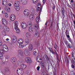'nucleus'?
Returning <instances> with one entry per match:
<instances>
[{
    "instance_id": "603ef678",
    "label": "nucleus",
    "mask_w": 75,
    "mask_h": 75,
    "mask_svg": "<svg viewBox=\"0 0 75 75\" xmlns=\"http://www.w3.org/2000/svg\"><path fill=\"white\" fill-rule=\"evenodd\" d=\"M33 3L34 4H35L36 3H37V2H38V1H33Z\"/></svg>"
},
{
    "instance_id": "c03bdc74",
    "label": "nucleus",
    "mask_w": 75,
    "mask_h": 75,
    "mask_svg": "<svg viewBox=\"0 0 75 75\" xmlns=\"http://www.w3.org/2000/svg\"><path fill=\"white\" fill-rule=\"evenodd\" d=\"M41 10V8L39 7H38L37 8V11H36L37 12H38V11H40Z\"/></svg>"
},
{
    "instance_id": "680f3d73",
    "label": "nucleus",
    "mask_w": 75,
    "mask_h": 75,
    "mask_svg": "<svg viewBox=\"0 0 75 75\" xmlns=\"http://www.w3.org/2000/svg\"><path fill=\"white\" fill-rule=\"evenodd\" d=\"M52 8H53V10H55V6H53L52 7Z\"/></svg>"
},
{
    "instance_id": "8fccbe9b",
    "label": "nucleus",
    "mask_w": 75,
    "mask_h": 75,
    "mask_svg": "<svg viewBox=\"0 0 75 75\" xmlns=\"http://www.w3.org/2000/svg\"><path fill=\"white\" fill-rule=\"evenodd\" d=\"M2 44H3V42H2V41L0 40V46H1Z\"/></svg>"
},
{
    "instance_id": "3c124183",
    "label": "nucleus",
    "mask_w": 75,
    "mask_h": 75,
    "mask_svg": "<svg viewBox=\"0 0 75 75\" xmlns=\"http://www.w3.org/2000/svg\"><path fill=\"white\" fill-rule=\"evenodd\" d=\"M7 47V46H6V45H4L2 46V49H3V48H4H4H5V47Z\"/></svg>"
},
{
    "instance_id": "b1692460",
    "label": "nucleus",
    "mask_w": 75,
    "mask_h": 75,
    "mask_svg": "<svg viewBox=\"0 0 75 75\" xmlns=\"http://www.w3.org/2000/svg\"><path fill=\"white\" fill-rule=\"evenodd\" d=\"M29 31L30 32L32 33L33 31V28H32V27L30 26L29 28Z\"/></svg>"
},
{
    "instance_id": "58836bf2",
    "label": "nucleus",
    "mask_w": 75,
    "mask_h": 75,
    "mask_svg": "<svg viewBox=\"0 0 75 75\" xmlns=\"http://www.w3.org/2000/svg\"><path fill=\"white\" fill-rule=\"evenodd\" d=\"M68 40H69V42H71V44L72 45V40L71 39V38H70L69 39H68Z\"/></svg>"
},
{
    "instance_id": "6ab92c4d",
    "label": "nucleus",
    "mask_w": 75,
    "mask_h": 75,
    "mask_svg": "<svg viewBox=\"0 0 75 75\" xmlns=\"http://www.w3.org/2000/svg\"><path fill=\"white\" fill-rule=\"evenodd\" d=\"M22 2L23 5H25L27 3V0H22Z\"/></svg>"
},
{
    "instance_id": "a878e982",
    "label": "nucleus",
    "mask_w": 75,
    "mask_h": 75,
    "mask_svg": "<svg viewBox=\"0 0 75 75\" xmlns=\"http://www.w3.org/2000/svg\"><path fill=\"white\" fill-rule=\"evenodd\" d=\"M35 36L36 38H38L39 37V34H38V32H37L35 33Z\"/></svg>"
},
{
    "instance_id": "e2e57ef3",
    "label": "nucleus",
    "mask_w": 75,
    "mask_h": 75,
    "mask_svg": "<svg viewBox=\"0 0 75 75\" xmlns=\"http://www.w3.org/2000/svg\"><path fill=\"white\" fill-rule=\"evenodd\" d=\"M8 6H9L10 7H11V4H8Z\"/></svg>"
},
{
    "instance_id": "39448f33",
    "label": "nucleus",
    "mask_w": 75,
    "mask_h": 75,
    "mask_svg": "<svg viewBox=\"0 0 75 75\" xmlns=\"http://www.w3.org/2000/svg\"><path fill=\"white\" fill-rule=\"evenodd\" d=\"M1 21L3 24L4 25H7V20L5 19V18H2L1 19Z\"/></svg>"
},
{
    "instance_id": "ea45409f",
    "label": "nucleus",
    "mask_w": 75,
    "mask_h": 75,
    "mask_svg": "<svg viewBox=\"0 0 75 75\" xmlns=\"http://www.w3.org/2000/svg\"><path fill=\"white\" fill-rule=\"evenodd\" d=\"M12 38H13V39H15L16 40H17V37H16V36H12Z\"/></svg>"
},
{
    "instance_id": "69168bd1",
    "label": "nucleus",
    "mask_w": 75,
    "mask_h": 75,
    "mask_svg": "<svg viewBox=\"0 0 75 75\" xmlns=\"http://www.w3.org/2000/svg\"><path fill=\"white\" fill-rule=\"evenodd\" d=\"M71 2L72 3L73 2H74V1H73V0H71Z\"/></svg>"
},
{
    "instance_id": "f8f14e48",
    "label": "nucleus",
    "mask_w": 75,
    "mask_h": 75,
    "mask_svg": "<svg viewBox=\"0 0 75 75\" xmlns=\"http://www.w3.org/2000/svg\"><path fill=\"white\" fill-rule=\"evenodd\" d=\"M14 6H20V2L17 1H15V2Z\"/></svg>"
},
{
    "instance_id": "bf43d9fd",
    "label": "nucleus",
    "mask_w": 75,
    "mask_h": 75,
    "mask_svg": "<svg viewBox=\"0 0 75 75\" xmlns=\"http://www.w3.org/2000/svg\"><path fill=\"white\" fill-rule=\"evenodd\" d=\"M42 2L43 3H45L46 2V0H42Z\"/></svg>"
},
{
    "instance_id": "5701e85b",
    "label": "nucleus",
    "mask_w": 75,
    "mask_h": 75,
    "mask_svg": "<svg viewBox=\"0 0 75 75\" xmlns=\"http://www.w3.org/2000/svg\"><path fill=\"white\" fill-rule=\"evenodd\" d=\"M14 23H15V28H17L18 26V22H17V21H15Z\"/></svg>"
},
{
    "instance_id": "9b49d317",
    "label": "nucleus",
    "mask_w": 75,
    "mask_h": 75,
    "mask_svg": "<svg viewBox=\"0 0 75 75\" xmlns=\"http://www.w3.org/2000/svg\"><path fill=\"white\" fill-rule=\"evenodd\" d=\"M2 3L3 5L4 6H6L7 4V0H2Z\"/></svg>"
},
{
    "instance_id": "c85d7f7f",
    "label": "nucleus",
    "mask_w": 75,
    "mask_h": 75,
    "mask_svg": "<svg viewBox=\"0 0 75 75\" xmlns=\"http://www.w3.org/2000/svg\"><path fill=\"white\" fill-rule=\"evenodd\" d=\"M29 19L31 21L33 20V19H34V16H33V15H30L29 17Z\"/></svg>"
},
{
    "instance_id": "f257e3e1",
    "label": "nucleus",
    "mask_w": 75,
    "mask_h": 75,
    "mask_svg": "<svg viewBox=\"0 0 75 75\" xmlns=\"http://www.w3.org/2000/svg\"><path fill=\"white\" fill-rule=\"evenodd\" d=\"M23 56L24 54H23V53L21 51L19 50L18 51V56L19 58L21 59V58H23Z\"/></svg>"
},
{
    "instance_id": "2f4dec72",
    "label": "nucleus",
    "mask_w": 75,
    "mask_h": 75,
    "mask_svg": "<svg viewBox=\"0 0 75 75\" xmlns=\"http://www.w3.org/2000/svg\"><path fill=\"white\" fill-rule=\"evenodd\" d=\"M33 54L35 57L37 55V52L36 51H34L33 52Z\"/></svg>"
},
{
    "instance_id": "9d476101",
    "label": "nucleus",
    "mask_w": 75,
    "mask_h": 75,
    "mask_svg": "<svg viewBox=\"0 0 75 75\" xmlns=\"http://www.w3.org/2000/svg\"><path fill=\"white\" fill-rule=\"evenodd\" d=\"M10 19L11 20V21H14L16 20V17H15V15H13L11 16L10 17Z\"/></svg>"
},
{
    "instance_id": "bb28decb",
    "label": "nucleus",
    "mask_w": 75,
    "mask_h": 75,
    "mask_svg": "<svg viewBox=\"0 0 75 75\" xmlns=\"http://www.w3.org/2000/svg\"><path fill=\"white\" fill-rule=\"evenodd\" d=\"M68 48H72V45H71L69 43L67 46Z\"/></svg>"
},
{
    "instance_id": "13d9d810",
    "label": "nucleus",
    "mask_w": 75,
    "mask_h": 75,
    "mask_svg": "<svg viewBox=\"0 0 75 75\" xmlns=\"http://www.w3.org/2000/svg\"><path fill=\"white\" fill-rule=\"evenodd\" d=\"M29 25L31 26L32 25V22L30 21L29 23Z\"/></svg>"
},
{
    "instance_id": "72a5a7b5",
    "label": "nucleus",
    "mask_w": 75,
    "mask_h": 75,
    "mask_svg": "<svg viewBox=\"0 0 75 75\" xmlns=\"http://www.w3.org/2000/svg\"><path fill=\"white\" fill-rule=\"evenodd\" d=\"M19 47L20 48H23V47H24V45H22V44H19Z\"/></svg>"
},
{
    "instance_id": "0eeeda50",
    "label": "nucleus",
    "mask_w": 75,
    "mask_h": 75,
    "mask_svg": "<svg viewBox=\"0 0 75 75\" xmlns=\"http://www.w3.org/2000/svg\"><path fill=\"white\" fill-rule=\"evenodd\" d=\"M24 53L25 55L26 56H28L30 55V52L28 50H25L24 51Z\"/></svg>"
},
{
    "instance_id": "6e6552de",
    "label": "nucleus",
    "mask_w": 75,
    "mask_h": 75,
    "mask_svg": "<svg viewBox=\"0 0 75 75\" xmlns=\"http://www.w3.org/2000/svg\"><path fill=\"white\" fill-rule=\"evenodd\" d=\"M25 60L26 62H28V63H31V62H32L31 59L29 57H26Z\"/></svg>"
},
{
    "instance_id": "a19ab883",
    "label": "nucleus",
    "mask_w": 75,
    "mask_h": 75,
    "mask_svg": "<svg viewBox=\"0 0 75 75\" xmlns=\"http://www.w3.org/2000/svg\"><path fill=\"white\" fill-rule=\"evenodd\" d=\"M45 58L46 59L47 61L49 60V58H48V57L47 55H46L45 56Z\"/></svg>"
},
{
    "instance_id": "37998d69",
    "label": "nucleus",
    "mask_w": 75,
    "mask_h": 75,
    "mask_svg": "<svg viewBox=\"0 0 75 75\" xmlns=\"http://www.w3.org/2000/svg\"><path fill=\"white\" fill-rule=\"evenodd\" d=\"M8 13H6L5 14V16L6 18L8 17Z\"/></svg>"
},
{
    "instance_id": "f03ea898",
    "label": "nucleus",
    "mask_w": 75,
    "mask_h": 75,
    "mask_svg": "<svg viewBox=\"0 0 75 75\" xmlns=\"http://www.w3.org/2000/svg\"><path fill=\"white\" fill-rule=\"evenodd\" d=\"M62 14L64 18H65V10L64 8H62L61 9Z\"/></svg>"
},
{
    "instance_id": "20e7f679",
    "label": "nucleus",
    "mask_w": 75,
    "mask_h": 75,
    "mask_svg": "<svg viewBox=\"0 0 75 75\" xmlns=\"http://www.w3.org/2000/svg\"><path fill=\"white\" fill-rule=\"evenodd\" d=\"M50 51V52H51L52 54H54V55H57V51L55 50H54V51H53V50L52 49V48H50V49H49Z\"/></svg>"
},
{
    "instance_id": "1a4fd4ad",
    "label": "nucleus",
    "mask_w": 75,
    "mask_h": 75,
    "mask_svg": "<svg viewBox=\"0 0 75 75\" xmlns=\"http://www.w3.org/2000/svg\"><path fill=\"white\" fill-rule=\"evenodd\" d=\"M29 11L28 10L25 9V10L24 11V14L25 16H29Z\"/></svg>"
},
{
    "instance_id": "338daca9",
    "label": "nucleus",
    "mask_w": 75,
    "mask_h": 75,
    "mask_svg": "<svg viewBox=\"0 0 75 75\" xmlns=\"http://www.w3.org/2000/svg\"><path fill=\"white\" fill-rule=\"evenodd\" d=\"M42 68H44V65H42Z\"/></svg>"
},
{
    "instance_id": "f704fd0d",
    "label": "nucleus",
    "mask_w": 75,
    "mask_h": 75,
    "mask_svg": "<svg viewBox=\"0 0 75 75\" xmlns=\"http://www.w3.org/2000/svg\"><path fill=\"white\" fill-rule=\"evenodd\" d=\"M38 28H39V27L37 25H35L34 28H35V29H38Z\"/></svg>"
},
{
    "instance_id": "393cba45",
    "label": "nucleus",
    "mask_w": 75,
    "mask_h": 75,
    "mask_svg": "<svg viewBox=\"0 0 75 75\" xmlns=\"http://www.w3.org/2000/svg\"><path fill=\"white\" fill-rule=\"evenodd\" d=\"M38 59L40 60V61H41V62H42V59H41L40 58V56H38L36 57V61H38Z\"/></svg>"
},
{
    "instance_id": "cd10ccee",
    "label": "nucleus",
    "mask_w": 75,
    "mask_h": 75,
    "mask_svg": "<svg viewBox=\"0 0 75 75\" xmlns=\"http://www.w3.org/2000/svg\"><path fill=\"white\" fill-rule=\"evenodd\" d=\"M29 48L30 49H31L30 50H33V45L32 44H30L29 46Z\"/></svg>"
},
{
    "instance_id": "5fc2aeb1",
    "label": "nucleus",
    "mask_w": 75,
    "mask_h": 75,
    "mask_svg": "<svg viewBox=\"0 0 75 75\" xmlns=\"http://www.w3.org/2000/svg\"><path fill=\"white\" fill-rule=\"evenodd\" d=\"M5 30L6 31H8V28L6 27L5 28Z\"/></svg>"
},
{
    "instance_id": "864d4df0",
    "label": "nucleus",
    "mask_w": 75,
    "mask_h": 75,
    "mask_svg": "<svg viewBox=\"0 0 75 75\" xmlns=\"http://www.w3.org/2000/svg\"><path fill=\"white\" fill-rule=\"evenodd\" d=\"M5 72L6 73H8V72H9V71L7 69L6 70H5Z\"/></svg>"
},
{
    "instance_id": "09e8293b",
    "label": "nucleus",
    "mask_w": 75,
    "mask_h": 75,
    "mask_svg": "<svg viewBox=\"0 0 75 75\" xmlns=\"http://www.w3.org/2000/svg\"><path fill=\"white\" fill-rule=\"evenodd\" d=\"M55 46L54 47V48H55V50H57V44H55Z\"/></svg>"
},
{
    "instance_id": "4d7b16f0",
    "label": "nucleus",
    "mask_w": 75,
    "mask_h": 75,
    "mask_svg": "<svg viewBox=\"0 0 75 75\" xmlns=\"http://www.w3.org/2000/svg\"><path fill=\"white\" fill-rule=\"evenodd\" d=\"M71 66L72 68H75V66H74V65L71 64Z\"/></svg>"
},
{
    "instance_id": "052dcab7",
    "label": "nucleus",
    "mask_w": 75,
    "mask_h": 75,
    "mask_svg": "<svg viewBox=\"0 0 75 75\" xmlns=\"http://www.w3.org/2000/svg\"><path fill=\"white\" fill-rule=\"evenodd\" d=\"M6 58L7 59H9V58H10V57H9V56H7Z\"/></svg>"
},
{
    "instance_id": "dca6fc26",
    "label": "nucleus",
    "mask_w": 75,
    "mask_h": 75,
    "mask_svg": "<svg viewBox=\"0 0 75 75\" xmlns=\"http://www.w3.org/2000/svg\"><path fill=\"white\" fill-rule=\"evenodd\" d=\"M18 43L19 44H22L23 43V39H20L18 41Z\"/></svg>"
},
{
    "instance_id": "7c9ffc66",
    "label": "nucleus",
    "mask_w": 75,
    "mask_h": 75,
    "mask_svg": "<svg viewBox=\"0 0 75 75\" xmlns=\"http://www.w3.org/2000/svg\"><path fill=\"white\" fill-rule=\"evenodd\" d=\"M3 59V56L1 53H0V59Z\"/></svg>"
},
{
    "instance_id": "ddd939ff",
    "label": "nucleus",
    "mask_w": 75,
    "mask_h": 75,
    "mask_svg": "<svg viewBox=\"0 0 75 75\" xmlns=\"http://www.w3.org/2000/svg\"><path fill=\"white\" fill-rule=\"evenodd\" d=\"M20 67L21 69H25L26 68V65L24 64H21Z\"/></svg>"
},
{
    "instance_id": "c756f323",
    "label": "nucleus",
    "mask_w": 75,
    "mask_h": 75,
    "mask_svg": "<svg viewBox=\"0 0 75 75\" xmlns=\"http://www.w3.org/2000/svg\"><path fill=\"white\" fill-rule=\"evenodd\" d=\"M40 18L39 17H38L37 18H36V23H38V22H39L40 21Z\"/></svg>"
},
{
    "instance_id": "49530a36",
    "label": "nucleus",
    "mask_w": 75,
    "mask_h": 75,
    "mask_svg": "<svg viewBox=\"0 0 75 75\" xmlns=\"http://www.w3.org/2000/svg\"><path fill=\"white\" fill-rule=\"evenodd\" d=\"M65 44L66 45H68L69 44V43H68V41H66L65 42Z\"/></svg>"
},
{
    "instance_id": "f3484780",
    "label": "nucleus",
    "mask_w": 75,
    "mask_h": 75,
    "mask_svg": "<svg viewBox=\"0 0 75 75\" xmlns=\"http://www.w3.org/2000/svg\"><path fill=\"white\" fill-rule=\"evenodd\" d=\"M15 29L16 30V33H18V34L20 33V30L18 28H15Z\"/></svg>"
},
{
    "instance_id": "79ce46f5",
    "label": "nucleus",
    "mask_w": 75,
    "mask_h": 75,
    "mask_svg": "<svg viewBox=\"0 0 75 75\" xmlns=\"http://www.w3.org/2000/svg\"><path fill=\"white\" fill-rule=\"evenodd\" d=\"M17 40V39H13L12 40V41H13V42H15Z\"/></svg>"
},
{
    "instance_id": "4c0bfd02",
    "label": "nucleus",
    "mask_w": 75,
    "mask_h": 75,
    "mask_svg": "<svg viewBox=\"0 0 75 75\" xmlns=\"http://www.w3.org/2000/svg\"><path fill=\"white\" fill-rule=\"evenodd\" d=\"M25 42L26 44H28V43H29V39H26Z\"/></svg>"
},
{
    "instance_id": "774afa93",
    "label": "nucleus",
    "mask_w": 75,
    "mask_h": 75,
    "mask_svg": "<svg viewBox=\"0 0 75 75\" xmlns=\"http://www.w3.org/2000/svg\"><path fill=\"white\" fill-rule=\"evenodd\" d=\"M43 75H46V73H44L43 74Z\"/></svg>"
},
{
    "instance_id": "de8ad7c7",
    "label": "nucleus",
    "mask_w": 75,
    "mask_h": 75,
    "mask_svg": "<svg viewBox=\"0 0 75 75\" xmlns=\"http://www.w3.org/2000/svg\"><path fill=\"white\" fill-rule=\"evenodd\" d=\"M40 67L39 66H38V67L37 68V71H40Z\"/></svg>"
},
{
    "instance_id": "6e6d98bb",
    "label": "nucleus",
    "mask_w": 75,
    "mask_h": 75,
    "mask_svg": "<svg viewBox=\"0 0 75 75\" xmlns=\"http://www.w3.org/2000/svg\"><path fill=\"white\" fill-rule=\"evenodd\" d=\"M74 52H72L71 53V55H72L71 57H74Z\"/></svg>"
},
{
    "instance_id": "aec40b11",
    "label": "nucleus",
    "mask_w": 75,
    "mask_h": 75,
    "mask_svg": "<svg viewBox=\"0 0 75 75\" xmlns=\"http://www.w3.org/2000/svg\"><path fill=\"white\" fill-rule=\"evenodd\" d=\"M23 60L22 59H20L19 60L18 62V65H21V63H23Z\"/></svg>"
},
{
    "instance_id": "c9c22d12",
    "label": "nucleus",
    "mask_w": 75,
    "mask_h": 75,
    "mask_svg": "<svg viewBox=\"0 0 75 75\" xmlns=\"http://www.w3.org/2000/svg\"><path fill=\"white\" fill-rule=\"evenodd\" d=\"M71 62L72 64H75V61H74V59H72V60H71Z\"/></svg>"
},
{
    "instance_id": "423d86ee",
    "label": "nucleus",
    "mask_w": 75,
    "mask_h": 75,
    "mask_svg": "<svg viewBox=\"0 0 75 75\" xmlns=\"http://www.w3.org/2000/svg\"><path fill=\"white\" fill-rule=\"evenodd\" d=\"M21 28L23 29H25L27 28V24L24 22H23L22 23L21 25Z\"/></svg>"
},
{
    "instance_id": "473e14b6",
    "label": "nucleus",
    "mask_w": 75,
    "mask_h": 75,
    "mask_svg": "<svg viewBox=\"0 0 75 75\" xmlns=\"http://www.w3.org/2000/svg\"><path fill=\"white\" fill-rule=\"evenodd\" d=\"M4 50L3 49V50H1V49L0 50V52H1V54H4Z\"/></svg>"
},
{
    "instance_id": "a211bd4d",
    "label": "nucleus",
    "mask_w": 75,
    "mask_h": 75,
    "mask_svg": "<svg viewBox=\"0 0 75 75\" xmlns=\"http://www.w3.org/2000/svg\"><path fill=\"white\" fill-rule=\"evenodd\" d=\"M26 36L28 38H29L31 37V35L30 33L28 32L26 34Z\"/></svg>"
},
{
    "instance_id": "412c9836",
    "label": "nucleus",
    "mask_w": 75,
    "mask_h": 75,
    "mask_svg": "<svg viewBox=\"0 0 75 75\" xmlns=\"http://www.w3.org/2000/svg\"><path fill=\"white\" fill-rule=\"evenodd\" d=\"M15 8L17 11H19L20 9V6H15Z\"/></svg>"
},
{
    "instance_id": "4be33fe9",
    "label": "nucleus",
    "mask_w": 75,
    "mask_h": 75,
    "mask_svg": "<svg viewBox=\"0 0 75 75\" xmlns=\"http://www.w3.org/2000/svg\"><path fill=\"white\" fill-rule=\"evenodd\" d=\"M2 49L4 50V52H7L8 50V47H4V48Z\"/></svg>"
},
{
    "instance_id": "4468645a",
    "label": "nucleus",
    "mask_w": 75,
    "mask_h": 75,
    "mask_svg": "<svg viewBox=\"0 0 75 75\" xmlns=\"http://www.w3.org/2000/svg\"><path fill=\"white\" fill-rule=\"evenodd\" d=\"M17 61V59L15 57H13L11 58V61L12 62H16Z\"/></svg>"
},
{
    "instance_id": "2eb2a0df",
    "label": "nucleus",
    "mask_w": 75,
    "mask_h": 75,
    "mask_svg": "<svg viewBox=\"0 0 75 75\" xmlns=\"http://www.w3.org/2000/svg\"><path fill=\"white\" fill-rule=\"evenodd\" d=\"M5 9L6 11L7 12H10V8L8 7H5Z\"/></svg>"
},
{
    "instance_id": "7ed1b4c3",
    "label": "nucleus",
    "mask_w": 75,
    "mask_h": 75,
    "mask_svg": "<svg viewBox=\"0 0 75 75\" xmlns=\"http://www.w3.org/2000/svg\"><path fill=\"white\" fill-rule=\"evenodd\" d=\"M16 72L18 73V75H21L23 74V71L22 70V69H19Z\"/></svg>"
},
{
    "instance_id": "a18cd8bd",
    "label": "nucleus",
    "mask_w": 75,
    "mask_h": 75,
    "mask_svg": "<svg viewBox=\"0 0 75 75\" xmlns=\"http://www.w3.org/2000/svg\"><path fill=\"white\" fill-rule=\"evenodd\" d=\"M66 35L67 38L69 39L70 38H70V36H69V35Z\"/></svg>"
},
{
    "instance_id": "0e129e2a",
    "label": "nucleus",
    "mask_w": 75,
    "mask_h": 75,
    "mask_svg": "<svg viewBox=\"0 0 75 75\" xmlns=\"http://www.w3.org/2000/svg\"><path fill=\"white\" fill-rule=\"evenodd\" d=\"M47 24H48V22H46L45 24V25H47Z\"/></svg>"
},
{
    "instance_id": "e433bc0d",
    "label": "nucleus",
    "mask_w": 75,
    "mask_h": 75,
    "mask_svg": "<svg viewBox=\"0 0 75 75\" xmlns=\"http://www.w3.org/2000/svg\"><path fill=\"white\" fill-rule=\"evenodd\" d=\"M68 30H66V32L65 33V34H66V35H69V32L68 33Z\"/></svg>"
}]
</instances>
